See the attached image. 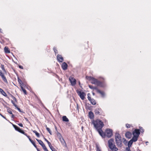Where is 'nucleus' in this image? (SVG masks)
<instances>
[{
  "mask_svg": "<svg viewBox=\"0 0 151 151\" xmlns=\"http://www.w3.org/2000/svg\"><path fill=\"white\" fill-rule=\"evenodd\" d=\"M92 123L99 134L103 138L105 137V135L104 133L102 130V128L104 126L103 122L99 119H97L96 120H93L92 122Z\"/></svg>",
  "mask_w": 151,
  "mask_h": 151,
  "instance_id": "f257e3e1",
  "label": "nucleus"
},
{
  "mask_svg": "<svg viewBox=\"0 0 151 151\" xmlns=\"http://www.w3.org/2000/svg\"><path fill=\"white\" fill-rule=\"evenodd\" d=\"M86 78L87 79L90 80L92 83L94 84L97 86L101 87L103 86L101 82L98 81L97 79L91 76H87L86 77Z\"/></svg>",
  "mask_w": 151,
  "mask_h": 151,
  "instance_id": "f03ea898",
  "label": "nucleus"
},
{
  "mask_svg": "<svg viewBox=\"0 0 151 151\" xmlns=\"http://www.w3.org/2000/svg\"><path fill=\"white\" fill-rule=\"evenodd\" d=\"M108 144L109 148L111 150L115 151L118 150L114 145L113 139H111L108 141Z\"/></svg>",
  "mask_w": 151,
  "mask_h": 151,
  "instance_id": "7ed1b4c3",
  "label": "nucleus"
},
{
  "mask_svg": "<svg viewBox=\"0 0 151 151\" xmlns=\"http://www.w3.org/2000/svg\"><path fill=\"white\" fill-rule=\"evenodd\" d=\"M115 139L116 144L118 146H121L122 144V141L121 139V136L119 133H116Z\"/></svg>",
  "mask_w": 151,
  "mask_h": 151,
  "instance_id": "20e7f679",
  "label": "nucleus"
},
{
  "mask_svg": "<svg viewBox=\"0 0 151 151\" xmlns=\"http://www.w3.org/2000/svg\"><path fill=\"white\" fill-rule=\"evenodd\" d=\"M105 136H106L108 137H111L112 135V130L110 129H107L105 131Z\"/></svg>",
  "mask_w": 151,
  "mask_h": 151,
  "instance_id": "39448f33",
  "label": "nucleus"
},
{
  "mask_svg": "<svg viewBox=\"0 0 151 151\" xmlns=\"http://www.w3.org/2000/svg\"><path fill=\"white\" fill-rule=\"evenodd\" d=\"M76 92L81 99L82 100H84L85 99V96H86V94L85 93L83 92H81L78 90H77Z\"/></svg>",
  "mask_w": 151,
  "mask_h": 151,
  "instance_id": "423d86ee",
  "label": "nucleus"
},
{
  "mask_svg": "<svg viewBox=\"0 0 151 151\" xmlns=\"http://www.w3.org/2000/svg\"><path fill=\"white\" fill-rule=\"evenodd\" d=\"M37 141L38 142L39 144L43 148L45 151H49L47 148L46 146L43 143V142L40 140L38 139H36Z\"/></svg>",
  "mask_w": 151,
  "mask_h": 151,
  "instance_id": "0eeeda50",
  "label": "nucleus"
},
{
  "mask_svg": "<svg viewBox=\"0 0 151 151\" xmlns=\"http://www.w3.org/2000/svg\"><path fill=\"white\" fill-rule=\"evenodd\" d=\"M13 126L16 131L24 134L25 135H26V133H25L23 130L21 129L19 127L15 125H13Z\"/></svg>",
  "mask_w": 151,
  "mask_h": 151,
  "instance_id": "6e6552de",
  "label": "nucleus"
},
{
  "mask_svg": "<svg viewBox=\"0 0 151 151\" xmlns=\"http://www.w3.org/2000/svg\"><path fill=\"white\" fill-rule=\"evenodd\" d=\"M69 80L72 86H74L76 84V80L73 77H70L69 78Z\"/></svg>",
  "mask_w": 151,
  "mask_h": 151,
  "instance_id": "1a4fd4ad",
  "label": "nucleus"
},
{
  "mask_svg": "<svg viewBox=\"0 0 151 151\" xmlns=\"http://www.w3.org/2000/svg\"><path fill=\"white\" fill-rule=\"evenodd\" d=\"M59 137L61 143L64 146H66V144L65 140H64V139H63V137H62L60 134H59Z\"/></svg>",
  "mask_w": 151,
  "mask_h": 151,
  "instance_id": "9d476101",
  "label": "nucleus"
},
{
  "mask_svg": "<svg viewBox=\"0 0 151 151\" xmlns=\"http://www.w3.org/2000/svg\"><path fill=\"white\" fill-rule=\"evenodd\" d=\"M140 133V130L138 129H135L132 132L133 136H135L138 137H139Z\"/></svg>",
  "mask_w": 151,
  "mask_h": 151,
  "instance_id": "9b49d317",
  "label": "nucleus"
},
{
  "mask_svg": "<svg viewBox=\"0 0 151 151\" xmlns=\"http://www.w3.org/2000/svg\"><path fill=\"white\" fill-rule=\"evenodd\" d=\"M0 76L1 77L3 81L7 83V80L6 77L4 76V74L2 73L1 70H0Z\"/></svg>",
  "mask_w": 151,
  "mask_h": 151,
  "instance_id": "f8f14e48",
  "label": "nucleus"
},
{
  "mask_svg": "<svg viewBox=\"0 0 151 151\" xmlns=\"http://www.w3.org/2000/svg\"><path fill=\"white\" fill-rule=\"evenodd\" d=\"M57 59L58 62H62L63 61V57L60 55H58Z\"/></svg>",
  "mask_w": 151,
  "mask_h": 151,
  "instance_id": "ddd939ff",
  "label": "nucleus"
},
{
  "mask_svg": "<svg viewBox=\"0 0 151 151\" xmlns=\"http://www.w3.org/2000/svg\"><path fill=\"white\" fill-rule=\"evenodd\" d=\"M68 67L67 64L65 62L63 63L62 65V68L64 70H65L67 69Z\"/></svg>",
  "mask_w": 151,
  "mask_h": 151,
  "instance_id": "4468645a",
  "label": "nucleus"
},
{
  "mask_svg": "<svg viewBox=\"0 0 151 151\" xmlns=\"http://www.w3.org/2000/svg\"><path fill=\"white\" fill-rule=\"evenodd\" d=\"M101 112V109L100 108L96 109L95 110V114L96 115L100 114Z\"/></svg>",
  "mask_w": 151,
  "mask_h": 151,
  "instance_id": "2eb2a0df",
  "label": "nucleus"
},
{
  "mask_svg": "<svg viewBox=\"0 0 151 151\" xmlns=\"http://www.w3.org/2000/svg\"><path fill=\"white\" fill-rule=\"evenodd\" d=\"M132 136V134L129 132H127L125 134L126 137L128 138H131Z\"/></svg>",
  "mask_w": 151,
  "mask_h": 151,
  "instance_id": "dca6fc26",
  "label": "nucleus"
},
{
  "mask_svg": "<svg viewBox=\"0 0 151 151\" xmlns=\"http://www.w3.org/2000/svg\"><path fill=\"white\" fill-rule=\"evenodd\" d=\"M89 117L91 119H93L94 118V116L93 113L91 111L89 113Z\"/></svg>",
  "mask_w": 151,
  "mask_h": 151,
  "instance_id": "f3484780",
  "label": "nucleus"
},
{
  "mask_svg": "<svg viewBox=\"0 0 151 151\" xmlns=\"http://www.w3.org/2000/svg\"><path fill=\"white\" fill-rule=\"evenodd\" d=\"M4 51L5 53H9L10 51L9 48L7 47H5L4 48Z\"/></svg>",
  "mask_w": 151,
  "mask_h": 151,
  "instance_id": "a211bd4d",
  "label": "nucleus"
},
{
  "mask_svg": "<svg viewBox=\"0 0 151 151\" xmlns=\"http://www.w3.org/2000/svg\"><path fill=\"white\" fill-rule=\"evenodd\" d=\"M138 137L135 136H134L131 140L133 142H135L137 141Z\"/></svg>",
  "mask_w": 151,
  "mask_h": 151,
  "instance_id": "6ab92c4d",
  "label": "nucleus"
},
{
  "mask_svg": "<svg viewBox=\"0 0 151 151\" xmlns=\"http://www.w3.org/2000/svg\"><path fill=\"white\" fill-rule=\"evenodd\" d=\"M0 92L4 96H7V94L4 91V90L1 88H0Z\"/></svg>",
  "mask_w": 151,
  "mask_h": 151,
  "instance_id": "aec40b11",
  "label": "nucleus"
},
{
  "mask_svg": "<svg viewBox=\"0 0 151 151\" xmlns=\"http://www.w3.org/2000/svg\"><path fill=\"white\" fill-rule=\"evenodd\" d=\"M63 120V121L68 122L69 121V120L66 116H64L62 117Z\"/></svg>",
  "mask_w": 151,
  "mask_h": 151,
  "instance_id": "412c9836",
  "label": "nucleus"
},
{
  "mask_svg": "<svg viewBox=\"0 0 151 151\" xmlns=\"http://www.w3.org/2000/svg\"><path fill=\"white\" fill-rule=\"evenodd\" d=\"M91 103L93 105H95L96 104V102L95 100L93 99H91L90 101Z\"/></svg>",
  "mask_w": 151,
  "mask_h": 151,
  "instance_id": "4be33fe9",
  "label": "nucleus"
},
{
  "mask_svg": "<svg viewBox=\"0 0 151 151\" xmlns=\"http://www.w3.org/2000/svg\"><path fill=\"white\" fill-rule=\"evenodd\" d=\"M133 141H132L131 139L129 142L128 143V147H130L131 146L132 143L133 142Z\"/></svg>",
  "mask_w": 151,
  "mask_h": 151,
  "instance_id": "5701e85b",
  "label": "nucleus"
},
{
  "mask_svg": "<svg viewBox=\"0 0 151 151\" xmlns=\"http://www.w3.org/2000/svg\"><path fill=\"white\" fill-rule=\"evenodd\" d=\"M96 151H101V148L99 147L98 145H96Z\"/></svg>",
  "mask_w": 151,
  "mask_h": 151,
  "instance_id": "b1692460",
  "label": "nucleus"
},
{
  "mask_svg": "<svg viewBox=\"0 0 151 151\" xmlns=\"http://www.w3.org/2000/svg\"><path fill=\"white\" fill-rule=\"evenodd\" d=\"M49 147L52 151H57V150L55 149V148L51 145Z\"/></svg>",
  "mask_w": 151,
  "mask_h": 151,
  "instance_id": "393cba45",
  "label": "nucleus"
},
{
  "mask_svg": "<svg viewBox=\"0 0 151 151\" xmlns=\"http://www.w3.org/2000/svg\"><path fill=\"white\" fill-rule=\"evenodd\" d=\"M33 132L34 133H35V134L36 135L37 137H40L39 134L38 132H37V131H36L33 130Z\"/></svg>",
  "mask_w": 151,
  "mask_h": 151,
  "instance_id": "a878e982",
  "label": "nucleus"
},
{
  "mask_svg": "<svg viewBox=\"0 0 151 151\" xmlns=\"http://www.w3.org/2000/svg\"><path fill=\"white\" fill-rule=\"evenodd\" d=\"M1 68L3 70V71L4 72H6V71L4 67V65H1Z\"/></svg>",
  "mask_w": 151,
  "mask_h": 151,
  "instance_id": "bb28decb",
  "label": "nucleus"
},
{
  "mask_svg": "<svg viewBox=\"0 0 151 151\" xmlns=\"http://www.w3.org/2000/svg\"><path fill=\"white\" fill-rule=\"evenodd\" d=\"M97 92L100 93L102 96H104V93L103 92L101 91L100 90H98Z\"/></svg>",
  "mask_w": 151,
  "mask_h": 151,
  "instance_id": "cd10ccee",
  "label": "nucleus"
},
{
  "mask_svg": "<svg viewBox=\"0 0 151 151\" xmlns=\"http://www.w3.org/2000/svg\"><path fill=\"white\" fill-rule=\"evenodd\" d=\"M46 129L47 130L48 132L50 134L52 135V133L50 129L47 127Z\"/></svg>",
  "mask_w": 151,
  "mask_h": 151,
  "instance_id": "c85d7f7f",
  "label": "nucleus"
},
{
  "mask_svg": "<svg viewBox=\"0 0 151 151\" xmlns=\"http://www.w3.org/2000/svg\"><path fill=\"white\" fill-rule=\"evenodd\" d=\"M44 139L47 142L49 146L51 145V143L47 139L44 138Z\"/></svg>",
  "mask_w": 151,
  "mask_h": 151,
  "instance_id": "c756f323",
  "label": "nucleus"
},
{
  "mask_svg": "<svg viewBox=\"0 0 151 151\" xmlns=\"http://www.w3.org/2000/svg\"><path fill=\"white\" fill-rule=\"evenodd\" d=\"M31 142V143L33 145H34V146L36 148H37V146L35 144V142H34L33 141V140H32Z\"/></svg>",
  "mask_w": 151,
  "mask_h": 151,
  "instance_id": "7c9ffc66",
  "label": "nucleus"
},
{
  "mask_svg": "<svg viewBox=\"0 0 151 151\" xmlns=\"http://www.w3.org/2000/svg\"><path fill=\"white\" fill-rule=\"evenodd\" d=\"M53 49L56 54L58 53L57 50L56 49L55 47H53Z\"/></svg>",
  "mask_w": 151,
  "mask_h": 151,
  "instance_id": "2f4dec72",
  "label": "nucleus"
},
{
  "mask_svg": "<svg viewBox=\"0 0 151 151\" xmlns=\"http://www.w3.org/2000/svg\"><path fill=\"white\" fill-rule=\"evenodd\" d=\"M21 88H22V90L23 91L24 93L25 94H27V92H26V90L24 89L22 87H21Z\"/></svg>",
  "mask_w": 151,
  "mask_h": 151,
  "instance_id": "473e14b6",
  "label": "nucleus"
},
{
  "mask_svg": "<svg viewBox=\"0 0 151 151\" xmlns=\"http://www.w3.org/2000/svg\"><path fill=\"white\" fill-rule=\"evenodd\" d=\"M18 81L19 83L20 84L22 85L23 83H22V81L20 79H19V78H18Z\"/></svg>",
  "mask_w": 151,
  "mask_h": 151,
  "instance_id": "72a5a7b5",
  "label": "nucleus"
},
{
  "mask_svg": "<svg viewBox=\"0 0 151 151\" xmlns=\"http://www.w3.org/2000/svg\"><path fill=\"white\" fill-rule=\"evenodd\" d=\"M87 95L88 99L90 101L91 99V97L89 96L90 95V93H88Z\"/></svg>",
  "mask_w": 151,
  "mask_h": 151,
  "instance_id": "f704fd0d",
  "label": "nucleus"
},
{
  "mask_svg": "<svg viewBox=\"0 0 151 151\" xmlns=\"http://www.w3.org/2000/svg\"><path fill=\"white\" fill-rule=\"evenodd\" d=\"M7 112L10 114H12V112L11 110L9 109H8L7 110Z\"/></svg>",
  "mask_w": 151,
  "mask_h": 151,
  "instance_id": "c9c22d12",
  "label": "nucleus"
},
{
  "mask_svg": "<svg viewBox=\"0 0 151 151\" xmlns=\"http://www.w3.org/2000/svg\"><path fill=\"white\" fill-rule=\"evenodd\" d=\"M126 126L127 128H129L130 127V125L128 124H126Z\"/></svg>",
  "mask_w": 151,
  "mask_h": 151,
  "instance_id": "e433bc0d",
  "label": "nucleus"
},
{
  "mask_svg": "<svg viewBox=\"0 0 151 151\" xmlns=\"http://www.w3.org/2000/svg\"><path fill=\"white\" fill-rule=\"evenodd\" d=\"M88 87L90 88L91 89H93V86H92L91 85H89Z\"/></svg>",
  "mask_w": 151,
  "mask_h": 151,
  "instance_id": "4c0bfd02",
  "label": "nucleus"
},
{
  "mask_svg": "<svg viewBox=\"0 0 151 151\" xmlns=\"http://www.w3.org/2000/svg\"><path fill=\"white\" fill-rule=\"evenodd\" d=\"M126 151H130V147H127L126 148Z\"/></svg>",
  "mask_w": 151,
  "mask_h": 151,
  "instance_id": "58836bf2",
  "label": "nucleus"
},
{
  "mask_svg": "<svg viewBox=\"0 0 151 151\" xmlns=\"http://www.w3.org/2000/svg\"><path fill=\"white\" fill-rule=\"evenodd\" d=\"M93 89H95L96 90V92H97V91L98 90H99V89H98L96 87H93Z\"/></svg>",
  "mask_w": 151,
  "mask_h": 151,
  "instance_id": "ea45409f",
  "label": "nucleus"
},
{
  "mask_svg": "<svg viewBox=\"0 0 151 151\" xmlns=\"http://www.w3.org/2000/svg\"><path fill=\"white\" fill-rule=\"evenodd\" d=\"M12 103L14 105V106L15 107H17V106L16 104H14V102L12 100Z\"/></svg>",
  "mask_w": 151,
  "mask_h": 151,
  "instance_id": "a19ab883",
  "label": "nucleus"
},
{
  "mask_svg": "<svg viewBox=\"0 0 151 151\" xmlns=\"http://www.w3.org/2000/svg\"><path fill=\"white\" fill-rule=\"evenodd\" d=\"M18 125L21 127H23V124L22 123H19L18 124Z\"/></svg>",
  "mask_w": 151,
  "mask_h": 151,
  "instance_id": "79ce46f5",
  "label": "nucleus"
},
{
  "mask_svg": "<svg viewBox=\"0 0 151 151\" xmlns=\"http://www.w3.org/2000/svg\"><path fill=\"white\" fill-rule=\"evenodd\" d=\"M19 68L21 69H23V66L22 65H19Z\"/></svg>",
  "mask_w": 151,
  "mask_h": 151,
  "instance_id": "37998d69",
  "label": "nucleus"
},
{
  "mask_svg": "<svg viewBox=\"0 0 151 151\" xmlns=\"http://www.w3.org/2000/svg\"><path fill=\"white\" fill-rule=\"evenodd\" d=\"M140 131H141V132H142H142H144V130H143V129H142V128H140Z\"/></svg>",
  "mask_w": 151,
  "mask_h": 151,
  "instance_id": "c03bdc74",
  "label": "nucleus"
},
{
  "mask_svg": "<svg viewBox=\"0 0 151 151\" xmlns=\"http://www.w3.org/2000/svg\"><path fill=\"white\" fill-rule=\"evenodd\" d=\"M17 109L19 111L21 112V110H20V108H19L18 107H17Z\"/></svg>",
  "mask_w": 151,
  "mask_h": 151,
  "instance_id": "a18cd8bd",
  "label": "nucleus"
},
{
  "mask_svg": "<svg viewBox=\"0 0 151 151\" xmlns=\"http://www.w3.org/2000/svg\"><path fill=\"white\" fill-rule=\"evenodd\" d=\"M26 136H27V137H28V138L29 139V138H30V137H29V136H28L27 134H26V135H25Z\"/></svg>",
  "mask_w": 151,
  "mask_h": 151,
  "instance_id": "49530a36",
  "label": "nucleus"
},
{
  "mask_svg": "<svg viewBox=\"0 0 151 151\" xmlns=\"http://www.w3.org/2000/svg\"><path fill=\"white\" fill-rule=\"evenodd\" d=\"M12 118H14V115L12 114Z\"/></svg>",
  "mask_w": 151,
  "mask_h": 151,
  "instance_id": "de8ad7c7",
  "label": "nucleus"
},
{
  "mask_svg": "<svg viewBox=\"0 0 151 151\" xmlns=\"http://www.w3.org/2000/svg\"><path fill=\"white\" fill-rule=\"evenodd\" d=\"M0 115H1V116L3 117V118H4L5 119V117L4 116H3V115H2L1 114H0Z\"/></svg>",
  "mask_w": 151,
  "mask_h": 151,
  "instance_id": "09e8293b",
  "label": "nucleus"
},
{
  "mask_svg": "<svg viewBox=\"0 0 151 151\" xmlns=\"http://www.w3.org/2000/svg\"><path fill=\"white\" fill-rule=\"evenodd\" d=\"M29 141H30V142H31V141L32 140V139H30V138H29Z\"/></svg>",
  "mask_w": 151,
  "mask_h": 151,
  "instance_id": "8fccbe9b",
  "label": "nucleus"
},
{
  "mask_svg": "<svg viewBox=\"0 0 151 151\" xmlns=\"http://www.w3.org/2000/svg\"><path fill=\"white\" fill-rule=\"evenodd\" d=\"M13 99L15 100H16V99L15 97H13Z\"/></svg>",
  "mask_w": 151,
  "mask_h": 151,
  "instance_id": "3c124183",
  "label": "nucleus"
},
{
  "mask_svg": "<svg viewBox=\"0 0 151 151\" xmlns=\"http://www.w3.org/2000/svg\"><path fill=\"white\" fill-rule=\"evenodd\" d=\"M25 120H26L27 121H28V119H27V118H25Z\"/></svg>",
  "mask_w": 151,
  "mask_h": 151,
  "instance_id": "603ef678",
  "label": "nucleus"
},
{
  "mask_svg": "<svg viewBox=\"0 0 151 151\" xmlns=\"http://www.w3.org/2000/svg\"><path fill=\"white\" fill-rule=\"evenodd\" d=\"M36 148L37 149V151H40V150H39V149L38 148Z\"/></svg>",
  "mask_w": 151,
  "mask_h": 151,
  "instance_id": "864d4df0",
  "label": "nucleus"
},
{
  "mask_svg": "<svg viewBox=\"0 0 151 151\" xmlns=\"http://www.w3.org/2000/svg\"><path fill=\"white\" fill-rule=\"evenodd\" d=\"M92 94H93V95H95V93H93H93H92Z\"/></svg>",
  "mask_w": 151,
  "mask_h": 151,
  "instance_id": "5fc2aeb1",
  "label": "nucleus"
},
{
  "mask_svg": "<svg viewBox=\"0 0 151 151\" xmlns=\"http://www.w3.org/2000/svg\"><path fill=\"white\" fill-rule=\"evenodd\" d=\"M1 32V29L0 28V32Z\"/></svg>",
  "mask_w": 151,
  "mask_h": 151,
  "instance_id": "6e6d98bb",
  "label": "nucleus"
},
{
  "mask_svg": "<svg viewBox=\"0 0 151 151\" xmlns=\"http://www.w3.org/2000/svg\"><path fill=\"white\" fill-rule=\"evenodd\" d=\"M148 142H146V143L147 144V143Z\"/></svg>",
  "mask_w": 151,
  "mask_h": 151,
  "instance_id": "4d7b16f0",
  "label": "nucleus"
},
{
  "mask_svg": "<svg viewBox=\"0 0 151 151\" xmlns=\"http://www.w3.org/2000/svg\"><path fill=\"white\" fill-rule=\"evenodd\" d=\"M45 127H46V128H47V127L46 125H45Z\"/></svg>",
  "mask_w": 151,
  "mask_h": 151,
  "instance_id": "13d9d810",
  "label": "nucleus"
},
{
  "mask_svg": "<svg viewBox=\"0 0 151 151\" xmlns=\"http://www.w3.org/2000/svg\"><path fill=\"white\" fill-rule=\"evenodd\" d=\"M79 84H80V82H79Z\"/></svg>",
  "mask_w": 151,
  "mask_h": 151,
  "instance_id": "bf43d9fd",
  "label": "nucleus"
}]
</instances>
